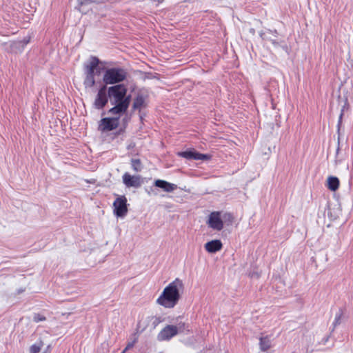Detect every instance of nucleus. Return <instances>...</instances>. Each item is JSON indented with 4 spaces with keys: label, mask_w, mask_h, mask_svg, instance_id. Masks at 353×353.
I'll return each mask as SVG.
<instances>
[{
    "label": "nucleus",
    "mask_w": 353,
    "mask_h": 353,
    "mask_svg": "<svg viewBox=\"0 0 353 353\" xmlns=\"http://www.w3.org/2000/svg\"><path fill=\"white\" fill-rule=\"evenodd\" d=\"M46 318L43 315L39 314V313H36L33 316V321L35 323H38L40 321H46Z\"/></svg>",
    "instance_id": "nucleus-25"
},
{
    "label": "nucleus",
    "mask_w": 353,
    "mask_h": 353,
    "mask_svg": "<svg viewBox=\"0 0 353 353\" xmlns=\"http://www.w3.org/2000/svg\"><path fill=\"white\" fill-rule=\"evenodd\" d=\"M4 45L9 52L17 53L18 51H20V48L23 47L24 43L21 41H9Z\"/></svg>",
    "instance_id": "nucleus-16"
},
{
    "label": "nucleus",
    "mask_w": 353,
    "mask_h": 353,
    "mask_svg": "<svg viewBox=\"0 0 353 353\" xmlns=\"http://www.w3.org/2000/svg\"><path fill=\"white\" fill-rule=\"evenodd\" d=\"M127 77V72L121 68H112L107 69L103 74V81L108 84L119 83Z\"/></svg>",
    "instance_id": "nucleus-2"
},
{
    "label": "nucleus",
    "mask_w": 353,
    "mask_h": 353,
    "mask_svg": "<svg viewBox=\"0 0 353 353\" xmlns=\"http://www.w3.org/2000/svg\"><path fill=\"white\" fill-rule=\"evenodd\" d=\"M119 125L118 117H105L101 120L99 128L103 132L111 131L117 128Z\"/></svg>",
    "instance_id": "nucleus-8"
},
{
    "label": "nucleus",
    "mask_w": 353,
    "mask_h": 353,
    "mask_svg": "<svg viewBox=\"0 0 353 353\" xmlns=\"http://www.w3.org/2000/svg\"><path fill=\"white\" fill-rule=\"evenodd\" d=\"M79 6L90 5L94 2V0H77Z\"/></svg>",
    "instance_id": "nucleus-27"
},
{
    "label": "nucleus",
    "mask_w": 353,
    "mask_h": 353,
    "mask_svg": "<svg viewBox=\"0 0 353 353\" xmlns=\"http://www.w3.org/2000/svg\"><path fill=\"white\" fill-rule=\"evenodd\" d=\"M147 106L145 97L143 94H138L133 101L132 110L133 111L139 110L140 112L143 108Z\"/></svg>",
    "instance_id": "nucleus-14"
},
{
    "label": "nucleus",
    "mask_w": 353,
    "mask_h": 353,
    "mask_svg": "<svg viewBox=\"0 0 353 353\" xmlns=\"http://www.w3.org/2000/svg\"><path fill=\"white\" fill-rule=\"evenodd\" d=\"M127 199L124 195L118 196L113 203V212L117 217L123 218L128 213Z\"/></svg>",
    "instance_id": "nucleus-6"
},
{
    "label": "nucleus",
    "mask_w": 353,
    "mask_h": 353,
    "mask_svg": "<svg viewBox=\"0 0 353 353\" xmlns=\"http://www.w3.org/2000/svg\"><path fill=\"white\" fill-rule=\"evenodd\" d=\"M221 218L223 222L228 223V224L232 223L234 219L232 214L228 212L224 213Z\"/></svg>",
    "instance_id": "nucleus-24"
},
{
    "label": "nucleus",
    "mask_w": 353,
    "mask_h": 353,
    "mask_svg": "<svg viewBox=\"0 0 353 353\" xmlns=\"http://www.w3.org/2000/svg\"><path fill=\"white\" fill-rule=\"evenodd\" d=\"M83 85L86 88H92L95 85L94 74L85 73Z\"/></svg>",
    "instance_id": "nucleus-19"
},
{
    "label": "nucleus",
    "mask_w": 353,
    "mask_h": 353,
    "mask_svg": "<svg viewBox=\"0 0 353 353\" xmlns=\"http://www.w3.org/2000/svg\"><path fill=\"white\" fill-rule=\"evenodd\" d=\"M43 345V343L41 341L32 345L30 347V353H39L41 351Z\"/></svg>",
    "instance_id": "nucleus-23"
},
{
    "label": "nucleus",
    "mask_w": 353,
    "mask_h": 353,
    "mask_svg": "<svg viewBox=\"0 0 353 353\" xmlns=\"http://www.w3.org/2000/svg\"><path fill=\"white\" fill-rule=\"evenodd\" d=\"M134 342H132V343H129L127 346L125 347V348L123 350V351L122 352V353H125L128 350H130V348H132L134 345Z\"/></svg>",
    "instance_id": "nucleus-29"
},
{
    "label": "nucleus",
    "mask_w": 353,
    "mask_h": 353,
    "mask_svg": "<svg viewBox=\"0 0 353 353\" xmlns=\"http://www.w3.org/2000/svg\"><path fill=\"white\" fill-rule=\"evenodd\" d=\"M130 100L131 96L128 95L125 101H121V103H113L112 105H114V106L108 110V114H111L114 117H118V120H119L121 117L127 112L130 105Z\"/></svg>",
    "instance_id": "nucleus-5"
},
{
    "label": "nucleus",
    "mask_w": 353,
    "mask_h": 353,
    "mask_svg": "<svg viewBox=\"0 0 353 353\" xmlns=\"http://www.w3.org/2000/svg\"><path fill=\"white\" fill-rule=\"evenodd\" d=\"M131 165L132 169L135 172H140L141 170L142 166H141V162L139 159H132L131 160Z\"/></svg>",
    "instance_id": "nucleus-22"
},
{
    "label": "nucleus",
    "mask_w": 353,
    "mask_h": 353,
    "mask_svg": "<svg viewBox=\"0 0 353 353\" xmlns=\"http://www.w3.org/2000/svg\"><path fill=\"white\" fill-rule=\"evenodd\" d=\"M222 243L220 240H212L205 244V250L210 253H215L222 248Z\"/></svg>",
    "instance_id": "nucleus-15"
},
{
    "label": "nucleus",
    "mask_w": 353,
    "mask_h": 353,
    "mask_svg": "<svg viewBox=\"0 0 353 353\" xmlns=\"http://www.w3.org/2000/svg\"><path fill=\"white\" fill-rule=\"evenodd\" d=\"M271 42L274 46H277L278 45V42L276 41L275 40H271Z\"/></svg>",
    "instance_id": "nucleus-30"
},
{
    "label": "nucleus",
    "mask_w": 353,
    "mask_h": 353,
    "mask_svg": "<svg viewBox=\"0 0 353 353\" xmlns=\"http://www.w3.org/2000/svg\"><path fill=\"white\" fill-rule=\"evenodd\" d=\"M292 353H296L295 352H292Z\"/></svg>",
    "instance_id": "nucleus-33"
},
{
    "label": "nucleus",
    "mask_w": 353,
    "mask_h": 353,
    "mask_svg": "<svg viewBox=\"0 0 353 353\" xmlns=\"http://www.w3.org/2000/svg\"><path fill=\"white\" fill-rule=\"evenodd\" d=\"M343 315V312L341 309H339V311L336 313L335 318L334 322L332 323V331L341 323V319Z\"/></svg>",
    "instance_id": "nucleus-20"
},
{
    "label": "nucleus",
    "mask_w": 353,
    "mask_h": 353,
    "mask_svg": "<svg viewBox=\"0 0 353 353\" xmlns=\"http://www.w3.org/2000/svg\"><path fill=\"white\" fill-rule=\"evenodd\" d=\"M347 101H345V105H343V107L342 108L341 110V114L339 115V121H338V126L339 127V125H341V121H342V117H343V113H344V111L346 108H347Z\"/></svg>",
    "instance_id": "nucleus-26"
},
{
    "label": "nucleus",
    "mask_w": 353,
    "mask_h": 353,
    "mask_svg": "<svg viewBox=\"0 0 353 353\" xmlns=\"http://www.w3.org/2000/svg\"><path fill=\"white\" fill-rule=\"evenodd\" d=\"M259 346L261 351H267L271 347V341L270 338L266 336L259 339Z\"/></svg>",
    "instance_id": "nucleus-18"
},
{
    "label": "nucleus",
    "mask_w": 353,
    "mask_h": 353,
    "mask_svg": "<svg viewBox=\"0 0 353 353\" xmlns=\"http://www.w3.org/2000/svg\"><path fill=\"white\" fill-rule=\"evenodd\" d=\"M184 329L185 324L182 323H179L177 325H167L158 334L157 339L159 341H169L179 332H183Z\"/></svg>",
    "instance_id": "nucleus-4"
},
{
    "label": "nucleus",
    "mask_w": 353,
    "mask_h": 353,
    "mask_svg": "<svg viewBox=\"0 0 353 353\" xmlns=\"http://www.w3.org/2000/svg\"><path fill=\"white\" fill-rule=\"evenodd\" d=\"M140 119L142 120L143 119V116L141 114H140Z\"/></svg>",
    "instance_id": "nucleus-31"
},
{
    "label": "nucleus",
    "mask_w": 353,
    "mask_h": 353,
    "mask_svg": "<svg viewBox=\"0 0 353 353\" xmlns=\"http://www.w3.org/2000/svg\"><path fill=\"white\" fill-rule=\"evenodd\" d=\"M179 156L189 160H208L210 159V156L208 154H201L198 152L191 150L181 152L179 153Z\"/></svg>",
    "instance_id": "nucleus-11"
},
{
    "label": "nucleus",
    "mask_w": 353,
    "mask_h": 353,
    "mask_svg": "<svg viewBox=\"0 0 353 353\" xmlns=\"http://www.w3.org/2000/svg\"><path fill=\"white\" fill-rule=\"evenodd\" d=\"M162 321L161 317L151 316L149 317V325L152 330L155 329L158 325Z\"/></svg>",
    "instance_id": "nucleus-21"
},
{
    "label": "nucleus",
    "mask_w": 353,
    "mask_h": 353,
    "mask_svg": "<svg viewBox=\"0 0 353 353\" xmlns=\"http://www.w3.org/2000/svg\"><path fill=\"white\" fill-rule=\"evenodd\" d=\"M123 183L128 188H139L142 183L141 176L139 175H131L128 172L123 174L122 176Z\"/></svg>",
    "instance_id": "nucleus-10"
},
{
    "label": "nucleus",
    "mask_w": 353,
    "mask_h": 353,
    "mask_svg": "<svg viewBox=\"0 0 353 353\" xmlns=\"http://www.w3.org/2000/svg\"><path fill=\"white\" fill-rule=\"evenodd\" d=\"M126 93L127 89L123 84L115 85L108 89V94L111 104L125 101L128 97Z\"/></svg>",
    "instance_id": "nucleus-3"
},
{
    "label": "nucleus",
    "mask_w": 353,
    "mask_h": 353,
    "mask_svg": "<svg viewBox=\"0 0 353 353\" xmlns=\"http://www.w3.org/2000/svg\"><path fill=\"white\" fill-rule=\"evenodd\" d=\"M99 63V59L94 56H91L90 61L84 64L85 73L94 74V71L97 70Z\"/></svg>",
    "instance_id": "nucleus-13"
},
{
    "label": "nucleus",
    "mask_w": 353,
    "mask_h": 353,
    "mask_svg": "<svg viewBox=\"0 0 353 353\" xmlns=\"http://www.w3.org/2000/svg\"><path fill=\"white\" fill-rule=\"evenodd\" d=\"M339 186V180L336 176H329L327 178V188L332 191H336Z\"/></svg>",
    "instance_id": "nucleus-17"
},
{
    "label": "nucleus",
    "mask_w": 353,
    "mask_h": 353,
    "mask_svg": "<svg viewBox=\"0 0 353 353\" xmlns=\"http://www.w3.org/2000/svg\"><path fill=\"white\" fill-rule=\"evenodd\" d=\"M154 185L157 188L162 189L166 192H172L177 189V185L174 183H171L164 180L157 179L154 181Z\"/></svg>",
    "instance_id": "nucleus-12"
},
{
    "label": "nucleus",
    "mask_w": 353,
    "mask_h": 353,
    "mask_svg": "<svg viewBox=\"0 0 353 353\" xmlns=\"http://www.w3.org/2000/svg\"><path fill=\"white\" fill-rule=\"evenodd\" d=\"M130 118L128 115H125L123 119H122V123H123V126L124 128H125L126 125H128V123L129 122Z\"/></svg>",
    "instance_id": "nucleus-28"
},
{
    "label": "nucleus",
    "mask_w": 353,
    "mask_h": 353,
    "mask_svg": "<svg viewBox=\"0 0 353 353\" xmlns=\"http://www.w3.org/2000/svg\"><path fill=\"white\" fill-rule=\"evenodd\" d=\"M108 94L106 85L100 88L96 96L93 105L97 110L103 109L108 102Z\"/></svg>",
    "instance_id": "nucleus-7"
},
{
    "label": "nucleus",
    "mask_w": 353,
    "mask_h": 353,
    "mask_svg": "<svg viewBox=\"0 0 353 353\" xmlns=\"http://www.w3.org/2000/svg\"><path fill=\"white\" fill-rule=\"evenodd\" d=\"M184 285L179 278L170 283L163 290L157 299V303L165 308H173L178 303L181 298V291H183Z\"/></svg>",
    "instance_id": "nucleus-1"
},
{
    "label": "nucleus",
    "mask_w": 353,
    "mask_h": 353,
    "mask_svg": "<svg viewBox=\"0 0 353 353\" xmlns=\"http://www.w3.org/2000/svg\"><path fill=\"white\" fill-rule=\"evenodd\" d=\"M158 1H159V3H161V2H163V0H158Z\"/></svg>",
    "instance_id": "nucleus-32"
},
{
    "label": "nucleus",
    "mask_w": 353,
    "mask_h": 353,
    "mask_svg": "<svg viewBox=\"0 0 353 353\" xmlns=\"http://www.w3.org/2000/svg\"><path fill=\"white\" fill-rule=\"evenodd\" d=\"M220 212H212L208 221V226L213 230L221 231L223 228V221Z\"/></svg>",
    "instance_id": "nucleus-9"
}]
</instances>
